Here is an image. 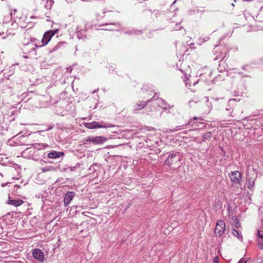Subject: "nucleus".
Returning a JSON list of instances; mask_svg holds the SVG:
<instances>
[{"label":"nucleus","mask_w":263,"mask_h":263,"mask_svg":"<svg viewBox=\"0 0 263 263\" xmlns=\"http://www.w3.org/2000/svg\"><path fill=\"white\" fill-rule=\"evenodd\" d=\"M230 50L231 48L230 46L227 44L217 46L213 50L214 54L215 55L214 60H220L219 61V66L217 69L220 72L224 71L226 69L227 65L225 63L226 59Z\"/></svg>","instance_id":"nucleus-1"},{"label":"nucleus","mask_w":263,"mask_h":263,"mask_svg":"<svg viewBox=\"0 0 263 263\" xmlns=\"http://www.w3.org/2000/svg\"><path fill=\"white\" fill-rule=\"evenodd\" d=\"M58 31H59V29H55L49 30L45 32L43 35V38L42 40V45H37V44L36 43V42L37 41V40L35 38L31 39V42L29 43H27L26 44V45L29 46V47H31V48H30L31 51H33L35 49L34 48V46H36L37 47H41L44 46H45L48 43V42L50 41V40H51L52 37L53 36V35L58 32Z\"/></svg>","instance_id":"nucleus-2"},{"label":"nucleus","mask_w":263,"mask_h":263,"mask_svg":"<svg viewBox=\"0 0 263 263\" xmlns=\"http://www.w3.org/2000/svg\"><path fill=\"white\" fill-rule=\"evenodd\" d=\"M22 156L33 159L35 161L42 160L45 158V153L43 151H37L28 147L22 152Z\"/></svg>","instance_id":"nucleus-3"},{"label":"nucleus","mask_w":263,"mask_h":263,"mask_svg":"<svg viewBox=\"0 0 263 263\" xmlns=\"http://www.w3.org/2000/svg\"><path fill=\"white\" fill-rule=\"evenodd\" d=\"M16 13V9H14L13 11H11L9 14L11 16V19L12 20L11 24V26H14V28H17L18 24H20L22 28H25L27 27V24H29L30 22L25 20L21 21L22 17H20Z\"/></svg>","instance_id":"nucleus-4"},{"label":"nucleus","mask_w":263,"mask_h":263,"mask_svg":"<svg viewBox=\"0 0 263 263\" xmlns=\"http://www.w3.org/2000/svg\"><path fill=\"white\" fill-rule=\"evenodd\" d=\"M83 124L86 128L88 129L110 128L114 126V125L110 123H104L103 122H98L96 121H93L92 122H86Z\"/></svg>","instance_id":"nucleus-5"},{"label":"nucleus","mask_w":263,"mask_h":263,"mask_svg":"<svg viewBox=\"0 0 263 263\" xmlns=\"http://www.w3.org/2000/svg\"><path fill=\"white\" fill-rule=\"evenodd\" d=\"M106 141H107V138L103 136H90L84 139L83 143V144H86L88 142H91L92 144L97 145L101 144Z\"/></svg>","instance_id":"nucleus-6"},{"label":"nucleus","mask_w":263,"mask_h":263,"mask_svg":"<svg viewBox=\"0 0 263 263\" xmlns=\"http://www.w3.org/2000/svg\"><path fill=\"white\" fill-rule=\"evenodd\" d=\"M180 161V155L179 153H172L168 156L164 163L167 166H171L173 164L177 163Z\"/></svg>","instance_id":"nucleus-7"},{"label":"nucleus","mask_w":263,"mask_h":263,"mask_svg":"<svg viewBox=\"0 0 263 263\" xmlns=\"http://www.w3.org/2000/svg\"><path fill=\"white\" fill-rule=\"evenodd\" d=\"M257 177V174L254 171L248 174L247 175V186L248 189L252 190L253 188Z\"/></svg>","instance_id":"nucleus-8"},{"label":"nucleus","mask_w":263,"mask_h":263,"mask_svg":"<svg viewBox=\"0 0 263 263\" xmlns=\"http://www.w3.org/2000/svg\"><path fill=\"white\" fill-rule=\"evenodd\" d=\"M229 176L231 182L234 184H240L241 182L242 175L238 171L231 172L229 174Z\"/></svg>","instance_id":"nucleus-9"},{"label":"nucleus","mask_w":263,"mask_h":263,"mask_svg":"<svg viewBox=\"0 0 263 263\" xmlns=\"http://www.w3.org/2000/svg\"><path fill=\"white\" fill-rule=\"evenodd\" d=\"M226 230V224L223 220H218L215 229V234L219 237L222 236Z\"/></svg>","instance_id":"nucleus-10"},{"label":"nucleus","mask_w":263,"mask_h":263,"mask_svg":"<svg viewBox=\"0 0 263 263\" xmlns=\"http://www.w3.org/2000/svg\"><path fill=\"white\" fill-rule=\"evenodd\" d=\"M32 256L40 262L44 261V255L43 252L37 248L34 249L32 250Z\"/></svg>","instance_id":"nucleus-11"},{"label":"nucleus","mask_w":263,"mask_h":263,"mask_svg":"<svg viewBox=\"0 0 263 263\" xmlns=\"http://www.w3.org/2000/svg\"><path fill=\"white\" fill-rule=\"evenodd\" d=\"M153 99L154 97L149 100H148L146 102H138L136 105L134 106L133 112L136 113L137 111L142 109L146 105L147 103L153 101Z\"/></svg>","instance_id":"nucleus-12"},{"label":"nucleus","mask_w":263,"mask_h":263,"mask_svg":"<svg viewBox=\"0 0 263 263\" xmlns=\"http://www.w3.org/2000/svg\"><path fill=\"white\" fill-rule=\"evenodd\" d=\"M76 193L74 192H68L65 195L64 199V205L67 206L69 205L70 202L74 197Z\"/></svg>","instance_id":"nucleus-13"},{"label":"nucleus","mask_w":263,"mask_h":263,"mask_svg":"<svg viewBox=\"0 0 263 263\" xmlns=\"http://www.w3.org/2000/svg\"><path fill=\"white\" fill-rule=\"evenodd\" d=\"M103 26H109V27L104 29L105 30L109 31H119V29L121 28V24L120 23H109V24H104L103 25Z\"/></svg>","instance_id":"nucleus-14"},{"label":"nucleus","mask_w":263,"mask_h":263,"mask_svg":"<svg viewBox=\"0 0 263 263\" xmlns=\"http://www.w3.org/2000/svg\"><path fill=\"white\" fill-rule=\"evenodd\" d=\"M154 101V104L158 105L163 109L166 110L170 108L169 105L162 99H156Z\"/></svg>","instance_id":"nucleus-15"},{"label":"nucleus","mask_w":263,"mask_h":263,"mask_svg":"<svg viewBox=\"0 0 263 263\" xmlns=\"http://www.w3.org/2000/svg\"><path fill=\"white\" fill-rule=\"evenodd\" d=\"M24 201L21 199H11L10 197H8V199L7 200V203L8 204H11L12 205H14L15 206H18L21 205Z\"/></svg>","instance_id":"nucleus-16"},{"label":"nucleus","mask_w":263,"mask_h":263,"mask_svg":"<svg viewBox=\"0 0 263 263\" xmlns=\"http://www.w3.org/2000/svg\"><path fill=\"white\" fill-rule=\"evenodd\" d=\"M64 155V153L61 152L52 151L48 154L47 157L50 159H56Z\"/></svg>","instance_id":"nucleus-17"},{"label":"nucleus","mask_w":263,"mask_h":263,"mask_svg":"<svg viewBox=\"0 0 263 263\" xmlns=\"http://www.w3.org/2000/svg\"><path fill=\"white\" fill-rule=\"evenodd\" d=\"M49 147V145L46 143H35L33 144V147L31 148L37 151H42V150H44Z\"/></svg>","instance_id":"nucleus-18"},{"label":"nucleus","mask_w":263,"mask_h":263,"mask_svg":"<svg viewBox=\"0 0 263 263\" xmlns=\"http://www.w3.org/2000/svg\"><path fill=\"white\" fill-rule=\"evenodd\" d=\"M125 34H128L129 35H138L142 33V31L139 30H137L135 28L128 29L124 31Z\"/></svg>","instance_id":"nucleus-19"},{"label":"nucleus","mask_w":263,"mask_h":263,"mask_svg":"<svg viewBox=\"0 0 263 263\" xmlns=\"http://www.w3.org/2000/svg\"><path fill=\"white\" fill-rule=\"evenodd\" d=\"M212 137V133L211 132H208L205 133H203L202 135V141L203 142L206 141V140H209Z\"/></svg>","instance_id":"nucleus-20"},{"label":"nucleus","mask_w":263,"mask_h":263,"mask_svg":"<svg viewBox=\"0 0 263 263\" xmlns=\"http://www.w3.org/2000/svg\"><path fill=\"white\" fill-rule=\"evenodd\" d=\"M235 101H236V99H230L228 102V104L227 105L226 110L227 111L232 110V111H231L230 114H232L233 112V108L231 107V105L232 104L233 102H234ZM230 116L233 117V116L231 114H230Z\"/></svg>","instance_id":"nucleus-21"},{"label":"nucleus","mask_w":263,"mask_h":263,"mask_svg":"<svg viewBox=\"0 0 263 263\" xmlns=\"http://www.w3.org/2000/svg\"><path fill=\"white\" fill-rule=\"evenodd\" d=\"M232 234L234 236L237 237L238 239H239L241 241H242V236L241 234L239 233V232L237 230L233 229L232 230Z\"/></svg>","instance_id":"nucleus-22"},{"label":"nucleus","mask_w":263,"mask_h":263,"mask_svg":"<svg viewBox=\"0 0 263 263\" xmlns=\"http://www.w3.org/2000/svg\"><path fill=\"white\" fill-rule=\"evenodd\" d=\"M54 4V1L53 0H47L46 3L45 5V7L47 8V9H50L52 5Z\"/></svg>","instance_id":"nucleus-23"},{"label":"nucleus","mask_w":263,"mask_h":263,"mask_svg":"<svg viewBox=\"0 0 263 263\" xmlns=\"http://www.w3.org/2000/svg\"><path fill=\"white\" fill-rule=\"evenodd\" d=\"M65 43V42H59L52 50L50 51V52H53L58 50Z\"/></svg>","instance_id":"nucleus-24"},{"label":"nucleus","mask_w":263,"mask_h":263,"mask_svg":"<svg viewBox=\"0 0 263 263\" xmlns=\"http://www.w3.org/2000/svg\"><path fill=\"white\" fill-rule=\"evenodd\" d=\"M41 170L43 172H47L54 171V168L53 166H48L41 168Z\"/></svg>","instance_id":"nucleus-25"},{"label":"nucleus","mask_w":263,"mask_h":263,"mask_svg":"<svg viewBox=\"0 0 263 263\" xmlns=\"http://www.w3.org/2000/svg\"><path fill=\"white\" fill-rule=\"evenodd\" d=\"M77 35L79 40L85 41L87 38L86 36L85 35H83L80 31L77 32Z\"/></svg>","instance_id":"nucleus-26"},{"label":"nucleus","mask_w":263,"mask_h":263,"mask_svg":"<svg viewBox=\"0 0 263 263\" xmlns=\"http://www.w3.org/2000/svg\"><path fill=\"white\" fill-rule=\"evenodd\" d=\"M155 17H157V15L160 14V12L157 10H148Z\"/></svg>","instance_id":"nucleus-27"},{"label":"nucleus","mask_w":263,"mask_h":263,"mask_svg":"<svg viewBox=\"0 0 263 263\" xmlns=\"http://www.w3.org/2000/svg\"><path fill=\"white\" fill-rule=\"evenodd\" d=\"M221 80H222V77L219 74L218 76L216 77L213 80H212V82L213 83H215L216 81H220Z\"/></svg>","instance_id":"nucleus-28"},{"label":"nucleus","mask_w":263,"mask_h":263,"mask_svg":"<svg viewBox=\"0 0 263 263\" xmlns=\"http://www.w3.org/2000/svg\"><path fill=\"white\" fill-rule=\"evenodd\" d=\"M198 119H200V120H202L201 117H200V118H197V117H194V118H193V119H191L190 120H189V122H188V124H192V122L193 121H194V123H195V121H197V120Z\"/></svg>","instance_id":"nucleus-29"},{"label":"nucleus","mask_w":263,"mask_h":263,"mask_svg":"<svg viewBox=\"0 0 263 263\" xmlns=\"http://www.w3.org/2000/svg\"><path fill=\"white\" fill-rule=\"evenodd\" d=\"M258 246L260 249L263 250V240H258Z\"/></svg>","instance_id":"nucleus-30"},{"label":"nucleus","mask_w":263,"mask_h":263,"mask_svg":"<svg viewBox=\"0 0 263 263\" xmlns=\"http://www.w3.org/2000/svg\"><path fill=\"white\" fill-rule=\"evenodd\" d=\"M0 87L2 88V90H6V89H9L10 88V87L8 85H4L3 84H2L1 85H0Z\"/></svg>","instance_id":"nucleus-31"},{"label":"nucleus","mask_w":263,"mask_h":263,"mask_svg":"<svg viewBox=\"0 0 263 263\" xmlns=\"http://www.w3.org/2000/svg\"><path fill=\"white\" fill-rule=\"evenodd\" d=\"M236 221V224H235V227L236 228H239L240 227V223L239 222L238 220V219L236 217H235V222Z\"/></svg>","instance_id":"nucleus-32"},{"label":"nucleus","mask_w":263,"mask_h":263,"mask_svg":"<svg viewBox=\"0 0 263 263\" xmlns=\"http://www.w3.org/2000/svg\"><path fill=\"white\" fill-rule=\"evenodd\" d=\"M242 69L244 70H246L247 71H249L250 66L249 65H246L242 67Z\"/></svg>","instance_id":"nucleus-33"},{"label":"nucleus","mask_w":263,"mask_h":263,"mask_svg":"<svg viewBox=\"0 0 263 263\" xmlns=\"http://www.w3.org/2000/svg\"><path fill=\"white\" fill-rule=\"evenodd\" d=\"M178 128H174V129H172V132H176L179 129H183L184 128V125L179 126L177 127Z\"/></svg>","instance_id":"nucleus-34"},{"label":"nucleus","mask_w":263,"mask_h":263,"mask_svg":"<svg viewBox=\"0 0 263 263\" xmlns=\"http://www.w3.org/2000/svg\"><path fill=\"white\" fill-rule=\"evenodd\" d=\"M257 237L260 239H262L263 238V234L261 233L259 230H257Z\"/></svg>","instance_id":"nucleus-35"},{"label":"nucleus","mask_w":263,"mask_h":263,"mask_svg":"<svg viewBox=\"0 0 263 263\" xmlns=\"http://www.w3.org/2000/svg\"><path fill=\"white\" fill-rule=\"evenodd\" d=\"M247 259L245 258H241L237 263H247Z\"/></svg>","instance_id":"nucleus-36"},{"label":"nucleus","mask_w":263,"mask_h":263,"mask_svg":"<svg viewBox=\"0 0 263 263\" xmlns=\"http://www.w3.org/2000/svg\"><path fill=\"white\" fill-rule=\"evenodd\" d=\"M77 168V165L74 166H69L67 167V169H69L71 172L74 171Z\"/></svg>","instance_id":"nucleus-37"},{"label":"nucleus","mask_w":263,"mask_h":263,"mask_svg":"<svg viewBox=\"0 0 263 263\" xmlns=\"http://www.w3.org/2000/svg\"><path fill=\"white\" fill-rule=\"evenodd\" d=\"M213 263H219V258H218V257L217 256H215L214 258L213 261Z\"/></svg>","instance_id":"nucleus-38"},{"label":"nucleus","mask_w":263,"mask_h":263,"mask_svg":"<svg viewBox=\"0 0 263 263\" xmlns=\"http://www.w3.org/2000/svg\"><path fill=\"white\" fill-rule=\"evenodd\" d=\"M238 74H239L240 76H242V77H249V75H244V74H243V73H242V72H238Z\"/></svg>","instance_id":"nucleus-39"},{"label":"nucleus","mask_w":263,"mask_h":263,"mask_svg":"<svg viewBox=\"0 0 263 263\" xmlns=\"http://www.w3.org/2000/svg\"><path fill=\"white\" fill-rule=\"evenodd\" d=\"M197 11H198V12H201V13H203V12L205 11V10H204V9H203V8H201V10H197Z\"/></svg>","instance_id":"nucleus-40"},{"label":"nucleus","mask_w":263,"mask_h":263,"mask_svg":"<svg viewBox=\"0 0 263 263\" xmlns=\"http://www.w3.org/2000/svg\"><path fill=\"white\" fill-rule=\"evenodd\" d=\"M7 184H8V183H3V184H2L1 185L2 187H5L7 185Z\"/></svg>","instance_id":"nucleus-41"},{"label":"nucleus","mask_w":263,"mask_h":263,"mask_svg":"<svg viewBox=\"0 0 263 263\" xmlns=\"http://www.w3.org/2000/svg\"><path fill=\"white\" fill-rule=\"evenodd\" d=\"M82 1H84V2H90V1H92V0H81Z\"/></svg>","instance_id":"nucleus-42"},{"label":"nucleus","mask_w":263,"mask_h":263,"mask_svg":"<svg viewBox=\"0 0 263 263\" xmlns=\"http://www.w3.org/2000/svg\"><path fill=\"white\" fill-rule=\"evenodd\" d=\"M9 16H8V18H7V17H6V16H5V17L4 19L5 20V21H6V22H7V20L9 18Z\"/></svg>","instance_id":"nucleus-43"},{"label":"nucleus","mask_w":263,"mask_h":263,"mask_svg":"<svg viewBox=\"0 0 263 263\" xmlns=\"http://www.w3.org/2000/svg\"><path fill=\"white\" fill-rule=\"evenodd\" d=\"M212 71L210 70L209 72V76H210L212 74Z\"/></svg>","instance_id":"nucleus-44"},{"label":"nucleus","mask_w":263,"mask_h":263,"mask_svg":"<svg viewBox=\"0 0 263 263\" xmlns=\"http://www.w3.org/2000/svg\"><path fill=\"white\" fill-rule=\"evenodd\" d=\"M145 87H146V86H145V85H144V86L141 88V89H146V88H145Z\"/></svg>","instance_id":"nucleus-45"},{"label":"nucleus","mask_w":263,"mask_h":263,"mask_svg":"<svg viewBox=\"0 0 263 263\" xmlns=\"http://www.w3.org/2000/svg\"><path fill=\"white\" fill-rule=\"evenodd\" d=\"M197 142L198 143H199V144H201L202 142V140L201 141H198Z\"/></svg>","instance_id":"nucleus-46"},{"label":"nucleus","mask_w":263,"mask_h":263,"mask_svg":"<svg viewBox=\"0 0 263 263\" xmlns=\"http://www.w3.org/2000/svg\"><path fill=\"white\" fill-rule=\"evenodd\" d=\"M177 2V0H175L173 3V4H172V5H174V4H175L176 2Z\"/></svg>","instance_id":"nucleus-47"},{"label":"nucleus","mask_w":263,"mask_h":263,"mask_svg":"<svg viewBox=\"0 0 263 263\" xmlns=\"http://www.w3.org/2000/svg\"><path fill=\"white\" fill-rule=\"evenodd\" d=\"M192 102H193V100H190V101L189 102V103L190 104Z\"/></svg>","instance_id":"nucleus-48"},{"label":"nucleus","mask_w":263,"mask_h":263,"mask_svg":"<svg viewBox=\"0 0 263 263\" xmlns=\"http://www.w3.org/2000/svg\"><path fill=\"white\" fill-rule=\"evenodd\" d=\"M35 16H31L30 17V18H35Z\"/></svg>","instance_id":"nucleus-49"},{"label":"nucleus","mask_w":263,"mask_h":263,"mask_svg":"<svg viewBox=\"0 0 263 263\" xmlns=\"http://www.w3.org/2000/svg\"><path fill=\"white\" fill-rule=\"evenodd\" d=\"M15 186H17L18 187H20V185H15Z\"/></svg>","instance_id":"nucleus-50"}]
</instances>
